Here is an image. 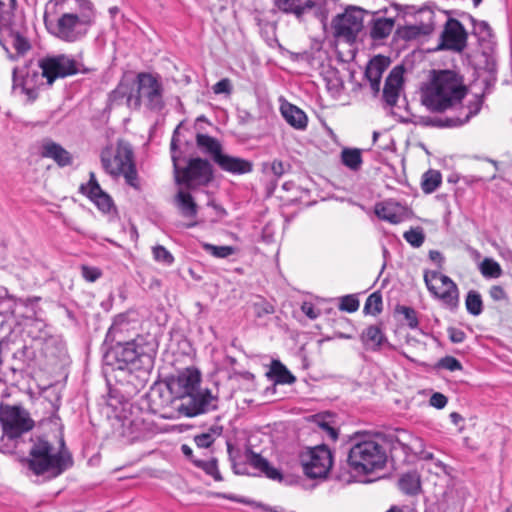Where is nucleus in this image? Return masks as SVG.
<instances>
[{
  "label": "nucleus",
  "instance_id": "obj_1",
  "mask_svg": "<svg viewBox=\"0 0 512 512\" xmlns=\"http://www.w3.org/2000/svg\"><path fill=\"white\" fill-rule=\"evenodd\" d=\"M159 342L150 334L137 335L107 347L103 360L106 366L115 369H154Z\"/></svg>",
  "mask_w": 512,
  "mask_h": 512
},
{
  "label": "nucleus",
  "instance_id": "obj_2",
  "mask_svg": "<svg viewBox=\"0 0 512 512\" xmlns=\"http://www.w3.org/2000/svg\"><path fill=\"white\" fill-rule=\"evenodd\" d=\"M23 462L34 475L44 476L48 480L62 475L74 465L73 455L63 437L58 447L45 436L32 437L28 456Z\"/></svg>",
  "mask_w": 512,
  "mask_h": 512
},
{
  "label": "nucleus",
  "instance_id": "obj_3",
  "mask_svg": "<svg viewBox=\"0 0 512 512\" xmlns=\"http://www.w3.org/2000/svg\"><path fill=\"white\" fill-rule=\"evenodd\" d=\"M431 83L427 87L423 104L434 113H443L462 103L467 95L463 78L453 70H432Z\"/></svg>",
  "mask_w": 512,
  "mask_h": 512
},
{
  "label": "nucleus",
  "instance_id": "obj_4",
  "mask_svg": "<svg viewBox=\"0 0 512 512\" xmlns=\"http://www.w3.org/2000/svg\"><path fill=\"white\" fill-rule=\"evenodd\" d=\"M76 7L64 12L56 19L44 16V23L53 36L61 41L73 43L83 39L95 24L96 10L91 0H75Z\"/></svg>",
  "mask_w": 512,
  "mask_h": 512
},
{
  "label": "nucleus",
  "instance_id": "obj_5",
  "mask_svg": "<svg viewBox=\"0 0 512 512\" xmlns=\"http://www.w3.org/2000/svg\"><path fill=\"white\" fill-rule=\"evenodd\" d=\"M347 463L357 474H369L382 469L387 462L386 449L376 437L356 432L348 441Z\"/></svg>",
  "mask_w": 512,
  "mask_h": 512
},
{
  "label": "nucleus",
  "instance_id": "obj_6",
  "mask_svg": "<svg viewBox=\"0 0 512 512\" xmlns=\"http://www.w3.org/2000/svg\"><path fill=\"white\" fill-rule=\"evenodd\" d=\"M153 369H115L107 376L108 395L117 404L137 396L149 382Z\"/></svg>",
  "mask_w": 512,
  "mask_h": 512
},
{
  "label": "nucleus",
  "instance_id": "obj_7",
  "mask_svg": "<svg viewBox=\"0 0 512 512\" xmlns=\"http://www.w3.org/2000/svg\"><path fill=\"white\" fill-rule=\"evenodd\" d=\"M135 85V93H130L127 99L129 108L139 110L142 99L150 111L159 112L165 107L163 85L157 76L149 72H140L136 76Z\"/></svg>",
  "mask_w": 512,
  "mask_h": 512
},
{
  "label": "nucleus",
  "instance_id": "obj_8",
  "mask_svg": "<svg viewBox=\"0 0 512 512\" xmlns=\"http://www.w3.org/2000/svg\"><path fill=\"white\" fill-rule=\"evenodd\" d=\"M38 68L43 70L47 86H52L56 79L66 78L77 73H88L91 69L75 60L71 55H46L38 60Z\"/></svg>",
  "mask_w": 512,
  "mask_h": 512
},
{
  "label": "nucleus",
  "instance_id": "obj_9",
  "mask_svg": "<svg viewBox=\"0 0 512 512\" xmlns=\"http://www.w3.org/2000/svg\"><path fill=\"white\" fill-rule=\"evenodd\" d=\"M214 180V168L208 159L201 157L190 158L179 173L175 182L188 190L207 187Z\"/></svg>",
  "mask_w": 512,
  "mask_h": 512
},
{
  "label": "nucleus",
  "instance_id": "obj_10",
  "mask_svg": "<svg viewBox=\"0 0 512 512\" xmlns=\"http://www.w3.org/2000/svg\"><path fill=\"white\" fill-rule=\"evenodd\" d=\"M0 424L3 437L15 440L34 427V421L21 406L0 404Z\"/></svg>",
  "mask_w": 512,
  "mask_h": 512
},
{
  "label": "nucleus",
  "instance_id": "obj_11",
  "mask_svg": "<svg viewBox=\"0 0 512 512\" xmlns=\"http://www.w3.org/2000/svg\"><path fill=\"white\" fill-rule=\"evenodd\" d=\"M8 44H11L17 55H24L31 49L24 28L12 21L11 11L0 10V45L7 53H10Z\"/></svg>",
  "mask_w": 512,
  "mask_h": 512
},
{
  "label": "nucleus",
  "instance_id": "obj_12",
  "mask_svg": "<svg viewBox=\"0 0 512 512\" xmlns=\"http://www.w3.org/2000/svg\"><path fill=\"white\" fill-rule=\"evenodd\" d=\"M201 381V373L195 368H187L177 376L167 378L166 390L169 397L161 404H172L174 400H185L200 387Z\"/></svg>",
  "mask_w": 512,
  "mask_h": 512
},
{
  "label": "nucleus",
  "instance_id": "obj_13",
  "mask_svg": "<svg viewBox=\"0 0 512 512\" xmlns=\"http://www.w3.org/2000/svg\"><path fill=\"white\" fill-rule=\"evenodd\" d=\"M43 70L38 68V63L33 66L32 62L22 68H14L12 72V89H20L21 93L27 96L29 102L38 98V90L44 85Z\"/></svg>",
  "mask_w": 512,
  "mask_h": 512
},
{
  "label": "nucleus",
  "instance_id": "obj_14",
  "mask_svg": "<svg viewBox=\"0 0 512 512\" xmlns=\"http://www.w3.org/2000/svg\"><path fill=\"white\" fill-rule=\"evenodd\" d=\"M100 160L106 173L119 176L123 168L134 160V151L129 142L119 139L115 153L112 146H106L101 151Z\"/></svg>",
  "mask_w": 512,
  "mask_h": 512
},
{
  "label": "nucleus",
  "instance_id": "obj_15",
  "mask_svg": "<svg viewBox=\"0 0 512 512\" xmlns=\"http://www.w3.org/2000/svg\"><path fill=\"white\" fill-rule=\"evenodd\" d=\"M219 397L209 388L198 387L177 407L180 414L186 417H196L218 409Z\"/></svg>",
  "mask_w": 512,
  "mask_h": 512
},
{
  "label": "nucleus",
  "instance_id": "obj_16",
  "mask_svg": "<svg viewBox=\"0 0 512 512\" xmlns=\"http://www.w3.org/2000/svg\"><path fill=\"white\" fill-rule=\"evenodd\" d=\"M363 12L361 8L350 7L344 13L338 14L332 20L335 37L349 44L354 43L363 28Z\"/></svg>",
  "mask_w": 512,
  "mask_h": 512
},
{
  "label": "nucleus",
  "instance_id": "obj_17",
  "mask_svg": "<svg viewBox=\"0 0 512 512\" xmlns=\"http://www.w3.org/2000/svg\"><path fill=\"white\" fill-rule=\"evenodd\" d=\"M304 473L311 479L326 477L330 471L333 458L326 445H319L308 450L301 456Z\"/></svg>",
  "mask_w": 512,
  "mask_h": 512
},
{
  "label": "nucleus",
  "instance_id": "obj_18",
  "mask_svg": "<svg viewBox=\"0 0 512 512\" xmlns=\"http://www.w3.org/2000/svg\"><path fill=\"white\" fill-rule=\"evenodd\" d=\"M468 32L457 19L449 17L440 34V42L436 50H452L458 53L467 47Z\"/></svg>",
  "mask_w": 512,
  "mask_h": 512
},
{
  "label": "nucleus",
  "instance_id": "obj_19",
  "mask_svg": "<svg viewBox=\"0 0 512 512\" xmlns=\"http://www.w3.org/2000/svg\"><path fill=\"white\" fill-rule=\"evenodd\" d=\"M420 22L415 25L398 26L394 33V40L401 39L405 42L415 40L420 36L430 35L435 29V13L430 9H421L419 12Z\"/></svg>",
  "mask_w": 512,
  "mask_h": 512
},
{
  "label": "nucleus",
  "instance_id": "obj_20",
  "mask_svg": "<svg viewBox=\"0 0 512 512\" xmlns=\"http://www.w3.org/2000/svg\"><path fill=\"white\" fill-rule=\"evenodd\" d=\"M79 192L96 205L102 213L117 212L112 197L101 188L94 172L89 173V181L80 185Z\"/></svg>",
  "mask_w": 512,
  "mask_h": 512
},
{
  "label": "nucleus",
  "instance_id": "obj_21",
  "mask_svg": "<svg viewBox=\"0 0 512 512\" xmlns=\"http://www.w3.org/2000/svg\"><path fill=\"white\" fill-rule=\"evenodd\" d=\"M404 71L405 69L402 65H397L390 71L385 79L382 100L386 106L394 107L397 104L400 90L404 83Z\"/></svg>",
  "mask_w": 512,
  "mask_h": 512
},
{
  "label": "nucleus",
  "instance_id": "obj_22",
  "mask_svg": "<svg viewBox=\"0 0 512 512\" xmlns=\"http://www.w3.org/2000/svg\"><path fill=\"white\" fill-rule=\"evenodd\" d=\"M218 167L233 175H244L253 171V162L237 156L221 153L214 162Z\"/></svg>",
  "mask_w": 512,
  "mask_h": 512
},
{
  "label": "nucleus",
  "instance_id": "obj_23",
  "mask_svg": "<svg viewBox=\"0 0 512 512\" xmlns=\"http://www.w3.org/2000/svg\"><path fill=\"white\" fill-rule=\"evenodd\" d=\"M40 154L43 158L53 159L59 167L70 166L73 163L72 154L50 139L43 142Z\"/></svg>",
  "mask_w": 512,
  "mask_h": 512
},
{
  "label": "nucleus",
  "instance_id": "obj_24",
  "mask_svg": "<svg viewBox=\"0 0 512 512\" xmlns=\"http://www.w3.org/2000/svg\"><path fill=\"white\" fill-rule=\"evenodd\" d=\"M246 462L254 469L263 473L267 478L272 480H281L282 474L275 467L271 466L269 461L260 454L254 452L251 447H247L245 451Z\"/></svg>",
  "mask_w": 512,
  "mask_h": 512
},
{
  "label": "nucleus",
  "instance_id": "obj_25",
  "mask_svg": "<svg viewBox=\"0 0 512 512\" xmlns=\"http://www.w3.org/2000/svg\"><path fill=\"white\" fill-rule=\"evenodd\" d=\"M129 321L125 314H118L115 316L112 325L107 331L105 336L104 345L109 347L112 344H117L128 340L125 332L128 331Z\"/></svg>",
  "mask_w": 512,
  "mask_h": 512
},
{
  "label": "nucleus",
  "instance_id": "obj_26",
  "mask_svg": "<svg viewBox=\"0 0 512 512\" xmlns=\"http://www.w3.org/2000/svg\"><path fill=\"white\" fill-rule=\"evenodd\" d=\"M281 113L286 122L293 128L298 130L306 129L308 123L307 115L297 106L290 103L282 104Z\"/></svg>",
  "mask_w": 512,
  "mask_h": 512
},
{
  "label": "nucleus",
  "instance_id": "obj_27",
  "mask_svg": "<svg viewBox=\"0 0 512 512\" xmlns=\"http://www.w3.org/2000/svg\"><path fill=\"white\" fill-rule=\"evenodd\" d=\"M363 345L372 351H379L387 337L378 325H370L360 335Z\"/></svg>",
  "mask_w": 512,
  "mask_h": 512
},
{
  "label": "nucleus",
  "instance_id": "obj_28",
  "mask_svg": "<svg viewBox=\"0 0 512 512\" xmlns=\"http://www.w3.org/2000/svg\"><path fill=\"white\" fill-rule=\"evenodd\" d=\"M197 148L204 154L211 157L213 162L223 152L222 144L220 141L208 134L197 133L195 137Z\"/></svg>",
  "mask_w": 512,
  "mask_h": 512
},
{
  "label": "nucleus",
  "instance_id": "obj_29",
  "mask_svg": "<svg viewBox=\"0 0 512 512\" xmlns=\"http://www.w3.org/2000/svg\"><path fill=\"white\" fill-rule=\"evenodd\" d=\"M400 209L401 206L399 203L387 201L376 204L375 214L381 220L387 221L391 224H398L403 220V215L399 212Z\"/></svg>",
  "mask_w": 512,
  "mask_h": 512
},
{
  "label": "nucleus",
  "instance_id": "obj_30",
  "mask_svg": "<svg viewBox=\"0 0 512 512\" xmlns=\"http://www.w3.org/2000/svg\"><path fill=\"white\" fill-rule=\"evenodd\" d=\"M274 384H293L296 377L287 369L280 360H272L270 370L266 373Z\"/></svg>",
  "mask_w": 512,
  "mask_h": 512
},
{
  "label": "nucleus",
  "instance_id": "obj_31",
  "mask_svg": "<svg viewBox=\"0 0 512 512\" xmlns=\"http://www.w3.org/2000/svg\"><path fill=\"white\" fill-rule=\"evenodd\" d=\"M311 0H274V5L284 14H293L301 19L307 13Z\"/></svg>",
  "mask_w": 512,
  "mask_h": 512
},
{
  "label": "nucleus",
  "instance_id": "obj_32",
  "mask_svg": "<svg viewBox=\"0 0 512 512\" xmlns=\"http://www.w3.org/2000/svg\"><path fill=\"white\" fill-rule=\"evenodd\" d=\"M395 26L394 18H377L371 21L370 37L374 41L386 39Z\"/></svg>",
  "mask_w": 512,
  "mask_h": 512
},
{
  "label": "nucleus",
  "instance_id": "obj_33",
  "mask_svg": "<svg viewBox=\"0 0 512 512\" xmlns=\"http://www.w3.org/2000/svg\"><path fill=\"white\" fill-rule=\"evenodd\" d=\"M398 487L405 495L415 496L419 494L421 491L420 475L417 471L404 473L398 480Z\"/></svg>",
  "mask_w": 512,
  "mask_h": 512
},
{
  "label": "nucleus",
  "instance_id": "obj_34",
  "mask_svg": "<svg viewBox=\"0 0 512 512\" xmlns=\"http://www.w3.org/2000/svg\"><path fill=\"white\" fill-rule=\"evenodd\" d=\"M175 200L183 217L195 218L197 216L198 206L189 192L179 191L175 196Z\"/></svg>",
  "mask_w": 512,
  "mask_h": 512
},
{
  "label": "nucleus",
  "instance_id": "obj_35",
  "mask_svg": "<svg viewBox=\"0 0 512 512\" xmlns=\"http://www.w3.org/2000/svg\"><path fill=\"white\" fill-rule=\"evenodd\" d=\"M182 126V123H180L175 130L173 131V135L170 142V153H171V160L173 163V172L174 177L179 173V171L183 168L180 166L179 162L183 159V152L179 148L180 144V128Z\"/></svg>",
  "mask_w": 512,
  "mask_h": 512
},
{
  "label": "nucleus",
  "instance_id": "obj_36",
  "mask_svg": "<svg viewBox=\"0 0 512 512\" xmlns=\"http://www.w3.org/2000/svg\"><path fill=\"white\" fill-rule=\"evenodd\" d=\"M130 93H133L130 85L127 82L120 81L116 88L108 94L107 108L111 109L113 106L121 105L124 99H128Z\"/></svg>",
  "mask_w": 512,
  "mask_h": 512
},
{
  "label": "nucleus",
  "instance_id": "obj_37",
  "mask_svg": "<svg viewBox=\"0 0 512 512\" xmlns=\"http://www.w3.org/2000/svg\"><path fill=\"white\" fill-rule=\"evenodd\" d=\"M223 433V426L212 425L207 432L194 436V442L198 448H210L215 442L216 438Z\"/></svg>",
  "mask_w": 512,
  "mask_h": 512
},
{
  "label": "nucleus",
  "instance_id": "obj_38",
  "mask_svg": "<svg viewBox=\"0 0 512 512\" xmlns=\"http://www.w3.org/2000/svg\"><path fill=\"white\" fill-rule=\"evenodd\" d=\"M421 126L424 127H437V128H452L461 126V121L456 119L455 117H431V116H422L418 122Z\"/></svg>",
  "mask_w": 512,
  "mask_h": 512
},
{
  "label": "nucleus",
  "instance_id": "obj_39",
  "mask_svg": "<svg viewBox=\"0 0 512 512\" xmlns=\"http://www.w3.org/2000/svg\"><path fill=\"white\" fill-rule=\"evenodd\" d=\"M442 183V175L438 170L429 169L422 175L421 189L425 194L435 192Z\"/></svg>",
  "mask_w": 512,
  "mask_h": 512
},
{
  "label": "nucleus",
  "instance_id": "obj_40",
  "mask_svg": "<svg viewBox=\"0 0 512 512\" xmlns=\"http://www.w3.org/2000/svg\"><path fill=\"white\" fill-rule=\"evenodd\" d=\"M341 161L352 171H358L362 165L361 150L357 148H344L341 152Z\"/></svg>",
  "mask_w": 512,
  "mask_h": 512
},
{
  "label": "nucleus",
  "instance_id": "obj_41",
  "mask_svg": "<svg viewBox=\"0 0 512 512\" xmlns=\"http://www.w3.org/2000/svg\"><path fill=\"white\" fill-rule=\"evenodd\" d=\"M36 359V351L32 346L24 345L13 353V360L19 365V369L30 367Z\"/></svg>",
  "mask_w": 512,
  "mask_h": 512
},
{
  "label": "nucleus",
  "instance_id": "obj_42",
  "mask_svg": "<svg viewBox=\"0 0 512 512\" xmlns=\"http://www.w3.org/2000/svg\"><path fill=\"white\" fill-rule=\"evenodd\" d=\"M465 307L472 316H479L483 312V300L477 290H469L465 298Z\"/></svg>",
  "mask_w": 512,
  "mask_h": 512
},
{
  "label": "nucleus",
  "instance_id": "obj_43",
  "mask_svg": "<svg viewBox=\"0 0 512 512\" xmlns=\"http://www.w3.org/2000/svg\"><path fill=\"white\" fill-rule=\"evenodd\" d=\"M383 310V300L380 291H375L366 299L363 312L365 314L376 316Z\"/></svg>",
  "mask_w": 512,
  "mask_h": 512
},
{
  "label": "nucleus",
  "instance_id": "obj_44",
  "mask_svg": "<svg viewBox=\"0 0 512 512\" xmlns=\"http://www.w3.org/2000/svg\"><path fill=\"white\" fill-rule=\"evenodd\" d=\"M439 298L450 310H455L459 305V290L456 284L452 288H447L444 292L433 294Z\"/></svg>",
  "mask_w": 512,
  "mask_h": 512
},
{
  "label": "nucleus",
  "instance_id": "obj_45",
  "mask_svg": "<svg viewBox=\"0 0 512 512\" xmlns=\"http://www.w3.org/2000/svg\"><path fill=\"white\" fill-rule=\"evenodd\" d=\"M480 272L485 278H499L503 274L500 264L492 258H485L481 262Z\"/></svg>",
  "mask_w": 512,
  "mask_h": 512
},
{
  "label": "nucleus",
  "instance_id": "obj_46",
  "mask_svg": "<svg viewBox=\"0 0 512 512\" xmlns=\"http://www.w3.org/2000/svg\"><path fill=\"white\" fill-rule=\"evenodd\" d=\"M202 248L205 252L212 255L215 258H228L229 256L236 253L237 249L233 246H216L210 243H202Z\"/></svg>",
  "mask_w": 512,
  "mask_h": 512
},
{
  "label": "nucleus",
  "instance_id": "obj_47",
  "mask_svg": "<svg viewBox=\"0 0 512 512\" xmlns=\"http://www.w3.org/2000/svg\"><path fill=\"white\" fill-rule=\"evenodd\" d=\"M395 313L401 314L404 316L405 324L410 329H417L419 326L418 313L417 311L410 306L405 305H396Z\"/></svg>",
  "mask_w": 512,
  "mask_h": 512
},
{
  "label": "nucleus",
  "instance_id": "obj_48",
  "mask_svg": "<svg viewBox=\"0 0 512 512\" xmlns=\"http://www.w3.org/2000/svg\"><path fill=\"white\" fill-rule=\"evenodd\" d=\"M194 466L202 469L207 475L213 477L215 481H222L223 477L218 469V461L216 458H212L209 461L199 460L194 461Z\"/></svg>",
  "mask_w": 512,
  "mask_h": 512
},
{
  "label": "nucleus",
  "instance_id": "obj_49",
  "mask_svg": "<svg viewBox=\"0 0 512 512\" xmlns=\"http://www.w3.org/2000/svg\"><path fill=\"white\" fill-rule=\"evenodd\" d=\"M310 7H307V13L312 11L315 18H317L322 24H326L329 10L327 8L326 0H311L309 3Z\"/></svg>",
  "mask_w": 512,
  "mask_h": 512
},
{
  "label": "nucleus",
  "instance_id": "obj_50",
  "mask_svg": "<svg viewBox=\"0 0 512 512\" xmlns=\"http://www.w3.org/2000/svg\"><path fill=\"white\" fill-rule=\"evenodd\" d=\"M403 238L414 248H419L425 241L423 228L416 227L404 232Z\"/></svg>",
  "mask_w": 512,
  "mask_h": 512
},
{
  "label": "nucleus",
  "instance_id": "obj_51",
  "mask_svg": "<svg viewBox=\"0 0 512 512\" xmlns=\"http://www.w3.org/2000/svg\"><path fill=\"white\" fill-rule=\"evenodd\" d=\"M405 436H408V434L405 430H398L397 434L388 435L386 437V439L390 444L391 450H394L397 447H400L404 451L405 454H408L410 451V447L405 442V439H404Z\"/></svg>",
  "mask_w": 512,
  "mask_h": 512
},
{
  "label": "nucleus",
  "instance_id": "obj_52",
  "mask_svg": "<svg viewBox=\"0 0 512 512\" xmlns=\"http://www.w3.org/2000/svg\"><path fill=\"white\" fill-rule=\"evenodd\" d=\"M274 312V306L262 297H259L258 300L253 303V313L257 318H263Z\"/></svg>",
  "mask_w": 512,
  "mask_h": 512
},
{
  "label": "nucleus",
  "instance_id": "obj_53",
  "mask_svg": "<svg viewBox=\"0 0 512 512\" xmlns=\"http://www.w3.org/2000/svg\"><path fill=\"white\" fill-rule=\"evenodd\" d=\"M40 300V297H26V298H17V306L20 305V306H23L24 308H26V312L21 314L20 316L22 318H32L34 316H36L37 314V311H36V304L38 303V301Z\"/></svg>",
  "mask_w": 512,
  "mask_h": 512
},
{
  "label": "nucleus",
  "instance_id": "obj_54",
  "mask_svg": "<svg viewBox=\"0 0 512 512\" xmlns=\"http://www.w3.org/2000/svg\"><path fill=\"white\" fill-rule=\"evenodd\" d=\"M154 260L170 266L174 262V256L162 245H156L152 248Z\"/></svg>",
  "mask_w": 512,
  "mask_h": 512
},
{
  "label": "nucleus",
  "instance_id": "obj_55",
  "mask_svg": "<svg viewBox=\"0 0 512 512\" xmlns=\"http://www.w3.org/2000/svg\"><path fill=\"white\" fill-rule=\"evenodd\" d=\"M434 368L436 370L446 369V370L453 372V371L462 370L463 366H462L461 362L458 359H456L455 357L445 356L438 360V362L435 364Z\"/></svg>",
  "mask_w": 512,
  "mask_h": 512
},
{
  "label": "nucleus",
  "instance_id": "obj_56",
  "mask_svg": "<svg viewBox=\"0 0 512 512\" xmlns=\"http://www.w3.org/2000/svg\"><path fill=\"white\" fill-rule=\"evenodd\" d=\"M121 175L124 176L125 181L129 186L135 189H139L138 174L134 160L123 168V172H121Z\"/></svg>",
  "mask_w": 512,
  "mask_h": 512
},
{
  "label": "nucleus",
  "instance_id": "obj_57",
  "mask_svg": "<svg viewBox=\"0 0 512 512\" xmlns=\"http://www.w3.org/2000/svg\"><path fill=\"white\" fill-rule=\"evenodd\" d=\"M389 58L383 55H377L373 59L370 60L366 69H371L372 72L378 73L380 75L387 69L389 66Z\"/></svg>",
  "mask_w": 512,
  "mask_h": 512
},
{
  "label": "nucleus",
  "instance_id": "obj_58",
  "mask_svg": "<svg viewBox=\"0 0 512 512\" xmlns=\"http://www.w3.org/2000/svg\"><path fill=\"white\" fill-rule=\"evenodd\" d=\"M359 308V300L354 294L341 297L339 309L348 313L356 312Z\"/></svg>",
  "mask_w": 512,
  "mask_h": 512
},
{
  "label": "nucleus",
  "instance_id": "obj_59",
  "mask_svg": "<svg viewBox=\"0 0 512 512\" xmlns=\"http://www.w3.org/2000/svg\"><path fill=\"white\" fill-rule=\"evenodd\" d=\"M317 425L324 430L329 437L335 441L338 438V429L331 425V422L324 415H315Z\"/></svg>",
  "mask_w": 512,
  "mask_h": 512
},
{
  "label": "nucleus",
  "instance_id": "obj_60",
  "mask_svg": "<svg viewBox=\"0 0 512 512\" xmlns=\"http://www.w3.org/2000/svg\"><path fill=\"white\" fill-rule=\"evenodd\" d=\"M473 35L478 37L480 41H485L493 36V30L489 23L484 20H480L477 25L473 28Z\"/></svg>",
  "mask_w": 512,
  "mask_h": 512
},
{
  "label": "nucleus",
  "instance_id": "obj_61",
  "mask_svg": "<svg viewBox=\"0 0 512 512\" xmlns=\"http://www.w3.org/2000/svg\"><path fill=\"white\" fill-rule=\"evenodd\" d=\"M17 308V297L11 295L5 301H2L0 304V315L8 317L14 316L16 314Z\"/></svg>",
  "mask_w": 512,
  "mask_h": 512
},
{
  "label": "nucleus",
  "instance_id": "obj_62",
  "mask_svg": "<svg viewBox=\"0 0 512 512\" xmlns=\"http://www.w3.org/2000/svg\"><path fill=\"white\" fill-rule=\"evenodd\" d=\"M364 76L370 83L373 96H378L382 75L372 72L371 69H365Z\"/></svg>",
  "mask_w": 512,
  "mask_h": 512
},
{
  "label": "nucleus",
  "instance_id": "obj_63",
  "mask_svg": "<svg viewBox=\"0 0 512 512\" xmlns=\"http://www.w3.org/2000/svg\"><path fill=\"white\" fill-rule=\"evenodd\" d=\"M482 106V100L480 98H476L474 102L470 103L467 107L468 111L464 115V117L457 116L455 117L459 121H461V126L465 123H467L473 116L479 113Z\"/></svg>",
  "mask_w": 512,
  "mask_h": 512
},
{
  "label": "nucleus",
  "instance_id": "obj_64",
  "mask_svg": "<svg viewBox=\"0 0 512 512\" xmlns=\"http://www.w3.org/2000/svg\"><path fill=\"white\" fill-rule=\"evenodd\" d=\"M81 274H82V277L86 281H88V282H95L96 280H98L101 277L102 272L97 267H91V266H88V265H82L81 266Z\"/></svg>",
  "mask_w": 512,
  "mask_h": 512
}]
</instances>
